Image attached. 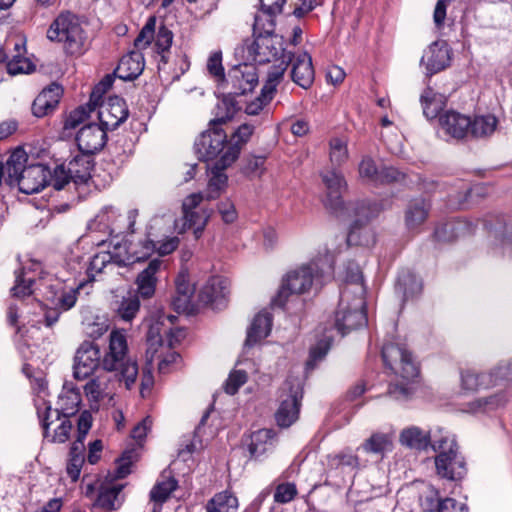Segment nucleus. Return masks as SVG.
Wrapping results in <instances>:
<instances>
[{
  "mask_svg": "<svg viewBox=\"0 0 512 512\" xmlns=\"http://www.w3.org/2000/svg\"><path fill=\"white\" fill-rule=\"evenodd\" d=\"M123 486L120 484L101 485L94 506L105 511L116 510L120 507L119 494Z\"/></svg>",
  "mask_w": 512,
  "mask_h": 512,
  "instance_id": "obj_37",
  "label": "nucleus"
},
{
  "mask_svg": "<svg viewBox=\"0 0 512 512\" xmlns=\"http://www.w3.org/2000/svg\"><path fill=\"white\" fill-rule=\"evenodd\" d=\"M253 38L251 42H245L244 48L247 59L255 63L266 64L292 54L285 50L283 37L276 33L253 34Z\"/></svg>",
  "mask_w": 512,
  "mask_h": 512,
  "instance_id": "obj_9",
  "label": "nucleus"
},
{
  "mask_svg": "<svg viewBox=\"0 0 512 512\" xmlns=\"http://www.w3.org/2000/svg\"><path fill=\"white\" fill-rule=\"evenodd\" d=\"M226 295V281L220 277H213L201 289L199 300L205 305L218 308L225 304Z\"/></svg>",
  "mask_w": 512,
  "mask_h": 512,
  "instance_id": "obj_26",
  "label": "nucleus"
},
{
  "mask_svg": "<svg viewBox=\"0 0 512 512\" xmlns=\"http://www.w3.org/2000/svg\"><path fill=\"white\" fill-rule=\"evenodd\" d=\"M47 38L61 43L67 55L80 56L89 47L88 35L79 18L71 12L60 13L50 24Z\"/></svg>",
  "mask_w": 512,
  "mask_h": 512,
  "instance_id": "obj_5",
  "label": "nucleus"
},
{
  "mask_svg": "<svg viewBox=\"0 0 512 512\" xmlns=\"http://www.w3.org/2000/svg\"><path fill=\"white\" fill-rule=\"evenodd\" d=\"M34 284L33 279H26L24 277V272L20 271L16 274L15 284L11 288V295L13 298L23 299L32 295L33 289L32 286Z\"/></svg>",
  "mask_w": 512,
  "mask_h": 512,
  "instance_id": "obj_54",
  "label": "nucleus"
},
{
  "mask_svg": "<svg viewBox=\"0 0 512 512\" xmlns=\"http://www.w3.org/2000/svg\"><path fill=\"white\" fill-rule=\"evenodd\" d=\"M228 145L226 132L217 125H210L196 139L194 148L201 161H217L225 152Z\"/></svg>",
  "mask_w": 512,
  "mask_h": 512,
  "instance_id": "obj_13",
  "label": "nucleus"
},
{
  "mask_svg": "<svg viewBox=\"0 0 512 512\" xmlns=\"http://www.w3.org/2000/svg\"><path fill=\"white\" fill-rule=\"evenodd\" d=\"M98 106V119L106 131L116 129L128 117L125 101L117 96L110 97L107 102L101 100Z\"/></svg>",
  "mask_w": 512,
  "mask_h": 512,
  "instance_id": "obj_16",
  "label": "nucleus"
},
{
  "mask_svg": "<svg viewBox=\"0 0 512 512\" xmlns=\"http://www.w3.org/2000/svg\"><path fill=\"white\" fill-rule=\"evenodd\" d=\"M379 170L380 169L377 167L375 161L369 156L363 157L358 166L360 178L373 184H376Z\"/></svg>",
  "mask_w": 512,
  "mask_h": 512,
  "instance_id": "obj_55",
  "label": "nucleus"
},
{
  "mask_svg": "<svg viewBox=\"0 0 512 512\" xmlns=\"http://www.w3.org/2000/svg\"><path fill=\"white\" fill-rule=\"evenodd\" d=\"M508 401L507 392L501 390L469 402L467 411L471 413H490L504 408Z\"/></svg>",
  "mask_w": 512,
  "mask_h": 512,
  "instance_id": "obj_29",
  "label": "nucleus"
},
{
  "mask_svg": "<svg viewBox=\"0 0 512 512\" xmlns=\"http://www.w3.org/2000/svg\"><path fill=\"white\" fill-rule=\"evenodd\" d=\"M493 387L512 382V359L500 362L490 370Z\"/></svg>",
  "mask_w": 512,
  "mask_h": 512,
  "instance_id": "obj_51",
  "label": "nucleus"
},
{
  "mask_svg": "<svg viewBox=\"0 0 512 512\" xmlns=\"http://www.w3.org/2000/svg\"><path fill=\"white\" fill-rule=\"evenodd\" d=\"M156 18L149 17L144 27L134 40V46L141 50L147 48L155 37Z\"/></svg>",
  "mask_w": 512,
  "mask_h": 512,
  "instance_id": "obj_53",
  "label": "nucleus"
},
{
  "mask_svg": "<svg viewBox=\"0 0 512 512\" xmlns=\"http://www.w3.org/2000/svg\"><path fill=\"white\" fill-rule=\"evenodd\" d=\"M382 358L386 367L403 381L389 385L387 395L397 401H407L414 393L411 383L418 376L419 370L411 353L404 345L389 343L382 348Z\"/></svg>",
  "mask_w": 512,
  "mask_h": 512,
  "instance_id": "obj_4",
  "label": "nucleus"
},
{
  "mask_svg": "<svg viewBox=\"0 0 512 512\" xmlns=\"http://www.w3.org/2000/svg\"><path fill=\"white\" fill-rule=\"evenodd\" d=\"M276 62L277 64H274L269 68L266 82L262 87L264 90V99L273 98L276 87L282 81L288 65L292 62V54L284 56Z\"/></svg>",
  "mask_w": 512,
  "mask_h": 512,
  "instance_id": "obj_33",
  "label": "nucleus"
},
{
  "mask_svg": "<svg viewBox=\"0 0 512 512\" xmlns=\"http://www.w3.org/2000/svg\"><path fill=\"white\" fill-rule=\"evenodd\" d=\"M255 127L249 123L240 125L228 140V145L223 154V162L233 164L239 157L242 148L253 135Z\"/></svg>",
  "mask_w": 512,
  "mask_h": 512,
  "instance_id": "obj_21",
  "label": "nucleus"
},
{
  "mask_svg": "<svg viewBox=\"0 0 512 512\" xmlns=\"http://www.w3.org/2000/svg\"><path fill=\"white\" fill-rule=\"evenodd\" d=\"M348 210L343 216H337L341 219L355 217L350 232L347 235L348 245H368L369 230L362 229L370 220L377 217L382 211V206L376 202L361 201L357 203L346 204Z\"/></svg>",
  "mask_w": 512,
  "mask_h": 512,
  "instance_id": "obj_8",
  "label": "nucleus"
},
{
  "mask_svg": "<svg viewBox=\"0 0 512 512\" xmlns=\"http://www.w3.org/2000/svg\"><path fill=\"white\" fill-rule=\"evenodd\" d=\"M164 323L162 321H156L152 323L146 334V361L148 364H151L155 355L159 352V350H165L164 342H163V334H164Z\"/></svg>",
  "mask_w": 512,
  "mask_h": 512,
  "instance_id": "obj_35",
  "label": "nucleus"
},
{
  "mask_svg": "<svg viewBox=\"0 0 512 512\" xmlns=\"http://www.w3.org/2000/svg\"><path fill=\"white\" fill-rule=\"evenodd\" d=\"M207 70L218 85L224 86L227 76L224 73V67L222 65L221 51H215L209 56L207 60Z\"/></svg>",
  "mask_w": 512,
  "mask_h": 512,
  "instance_id": "obj_48",
  "label": "nucleus"
},
{
  "mask_svg": "<svg viewBox=\"0 0 512 512\" xmlns=\"http://www.w3.org/2000/svg\"><path fill=\"white\" fill-rule=\"evenodd\" d=\"M451 62V50L445 41H435L425 51L421 63L430 74L446 69Z\"/></svg>",
  "mask_w": 512,
  "mask_h": 512,
  "instance_id": "obj_18",
  "label": "nucleus"
},
{
  "mask_svg": "<svg viewBox=\"0 0 512 512\" xmlns=\"http://www.w3.org/2000/svg\"><path fill=\"white\" fill-rule=\"evenodd\" d=\"M177 487L178 481L172 476L171 471L165 470L151 489L150 500L156 503H164Z\"/></svg>",
  "mask_w": 512,
  "mask_h": 512,
  "instance_id": "obj_36",
  "label": "nucleus"
},
{
  "mask_svg": "<svg viewBox=\"0 0 512 512\" xmlns=\"http://www.w3.org/2000/svg\"><path fill=\"white\" fill-rule=\"evenodd\" d=\"M460 387L462 391L469 393L493 388L490 370L478 372L474 369H462L460 371Z\"/></svg>",
  "mask_w": 512,
  "mask_h": 512,
  "instance_id": "obj_25",
  "label": "nucleus"
},
{
  "mask_svg": "<svg viewBox=\"0 0 512 512\" xmlns=\"http://www.w3.org/2000/svg\"><path fill=\"white\" fill-rule=\"evenodd\" d=\"M151 236L152 234L149 232L145 238L139 240L137 244L131 246L134 261L143 260L156 251V241Z\"/></svg>",
  "mask_w": 512,
  "mask_h": 512,
  "instance_id": "obj_50",
  "label": "nucleus"
},
{
  "mask_svg": "<svg viewBox=\"0 0 512 512\" xmlns=\"http://www.w3.org/2000/svg\"><path fill=\"white\" fill-rule=\"evenodd\" d=\"M366 303L362 296H353L347 288L341 292L335 325L344 335L367 325Z\"/></svg>",
  "mask_w": 512,
  "mask_h": 512,
  "instance_id": "obj_7",
  "label": "nucleus"
},
{
  "mask_svg": "<svg viewBox=\"0 0 512 512\" xmlns=\"http://www.w3.org/2000/svg\"><path fill=\"white\" fill-rule=\"evenodd\" d=\"M237 109V103L234 98L230 95L224 96L215 107V118L210 121V125L221 127L222 124L233 118Z\"/></svg>",
  "mask_w": 512,
  "mask_h": 512,
  "instance_id": "obj_44",
  "label": "nucleus"
},
{
  "mask_svg": "<svg viewBox=\"0 0 512 512\" xmlns=\"http://www.w3.org/2000/svg\"><path fill=\"white\" fill-rule=\"evenodd\" d=\"M327 466L330 469H339L344 467L356 469L359 467V459L356 455L343 451L338 454L328 455Z\"/></svg>",
  "mask_w": 512,
  "mask_h": 512,
  "instance_id": "obj_47",
  "label": "nucleus"
},
{
  "mask_svg": "<svg viewBox=\"0 0 512 512\" xmlns=\"http://www.w3.org/2000/svg\"><path fill=\"white\" fill-rule=\"evenodd\" d=\"M248 376L244 370H234L229 374L224 389L227 394L234 395L247 382Z\"/></svg>",
  "mask_w": 512,
  "mask_h": 512,
  "instance_id": "obj_60",
  "label": "nucleus"
},
{
  "mask_svg": "<svg viewBox=\"0 0 512 512\" xmlns=\"http://www.w3.org/2000/svg\"><path fill=\"white\" fill-rule=\"evenodd\" d=\"M231 165L232 164H226L223 162L222 155L209 167L211 177L208 183V200H214L219 197L220 191L225 187L228 179L224 171Z\"/></svg>",
  "mask_w": 512,
  "mask_h": 512,
  "instance_id": "obj_32",
  "label": "nucleus"
},
{
  "mask_svg": "<svg viewBox=\"0 0 512 512\" xmlns=\"http://www.w3.org/2000/svg\"><path fill=\"white\" fill-rule=\"evenodd\" d=\"M162 265L163 261L159 258L152 259L147 267L138 274L136 278L137 291L143 298H150L154 295L158 281L157 274Z\"/></svg>",
  "mask_w": 512,
  "mask_h": 512,
  "instance_id": "obj_23",
  "label": "nucleus"
},
{
  "mask_svg": "<svg viewBox=\"0 0 512 512\" xmlns=\"http://www.w3.org/2000/svg\"><path fill=\"white\" fill-rule=\"evenodd\" d=\"M297 489L293 483H282L276 487L274 501L277 503H288L294 499Z\"/></svg>",
  "mask_w": 512,
  "mask_h": 512,
  "instance_id": "obj_63",
  "label": "nucleus"
},
{
  "mask_svg": "<svg viewBox=\"0 0 512 512\" xmlns=\"http://www.w3.org/2000/svg\"><path fill=\"white\" fill-rule=\"evenodd\" d=\"M443 434L442 429H438L433 434L421 430L419 427L412 426L404 429L400 434V443L410 449L418 451L426 450L434 443V436L439 439Z\"/></svg>",
  "mask_w": 512,
  "mask_h": 512,
  "instance_id": "obj_19",
  "label": "nucleus"
},
{
  "mask_svg": "<svg viewBox=\"0 0 512 512\" xmlns=\"http://www.w3.org/2000/svg\"><path fill=\"white\" fill-rule=\"evenodd\" d=\"M302 397V380L297 377H288L284 382L280 396V405L275 413V420L278 426L288 428L296 422L299 416Z\"/></svg>",
  "mask_w": 512,
  "mask_h": 512,
  "instance_id": "obj_10",
  "label": "nucleus"
},
{
  "mask_svg": "<svg viewBox=\"0 0 512 512\" xmlns=\"http://www.w3.org/2000/svg\"><path fill=\"white\" fill-rule=\"evenodd\" d=\"M128 346L124 331L114 330L110 333L109 349L102 361L99 347L90 341L83 342L76 351L73 375L78 380L91 376L101 364L105 371L116 372L115 376L130 390L138 376L136 361L127 356Z\"/></svg>",
  "mask_w": 512,
  "mask_h": 512,
  "instance_id": "obj_1",
  "label": "nucleus"
},
{
  "mask_svg": "<svg viewBox=\"0 0 512 512\" xmlns=\"http://www.w3.org/2000/svg\"><path fill=\"white\" fill-rule=\"evenodd\" d=\"M238 499L230 491L216 493L206 504L207 512H237Z\"/></svg>",
  "mask_w": 512,
  "mask_h": 512,
  "instance_id": "obj_39",
  "label": "nucleus"
},
{
  "mask_svg": "<svg viewBox=\"0 0 512 512\" xmlns=\"http://www.w3.org/2000/svg\"><path fill=\"white\" fill-rule=\"evenodd\" d=\"M392 442L388 435L382 433L373 434L362 444V449L367 453L384 454L391 450Z\"/></svg>",
  "mask_w": 512,
  "mask_h": 512,
  "instance_id": "obj_46",
  "label": "nucleus"
},
{
  "mask_svg": "<svg viewBox=\"0 0 512 512\" xmlns=\"http://www.w3.org/2000/svg\"><path fill=\"white\" fill-rule=\"evenodd\" d=\"M115 263H120L116 257L110 252L102 251L95 254L89 262L87 268V278L89 281H95L96 276L105 271V269L113 266Z\"/></svg>",
  "mask_w": 512,
  "mask_h": 512,
  "instance_id": "obj_42",
  "label": "nucleus"
},
{
  "mask_svg": "<svg viewBox=\"0 0 512 512\" xmlns=\"http://www.w3.org/2000/svg\"><path fill=\"white\" fill-rule=\"evenodd\" d=\"M434 438H436L434 436ZM432 449L438 454L435 457L436 473L441 478L450 481H459L467 473L465 459L458 452V445L454 436L445 434L434 439Z\"/></svg>",
  "mask_w": 512,
  "mask_h": 512,
  "instance_id": "obj_6",
  "label": "nucleus"
},
{
  "mask_svg": "<svg viewBox=\"0 0 512 512\" xmlns=\"http://www.w3.org/2000/svg\"><path fill=\"white\" fill-rule=\"evenodd\" d=\"M96 107L97 106L90 104V102L87 104V106L78 107L73 112H71L70 115L67 117V119L65 120L64 127L66 129L76 128L81 122H83L88 117L90 112L96 109Z\"/></svg>",
  "mask_w": 512,
  "mask_h": 512,
  "instance_id": "obj_57",
  "label": "nucleus"
},
{
  "mask_svg": "<svg viewBox=\"0 0 512 512\" xmlns=\"http://www.w3.org/2000/svg\"><path fill=\"white\" fill-rule=\"evenodd\" d=\"M436 98L437 94L431 88L425 89L421 94L423 114L428 119H434L441 110V102L437 101Z\"/></svg>",
  "mask_w": 512,
  "mask_h": 512,
  "instance_id": "obj_49",
  "label": "nucleus"
},
{
  "mask_svg": "<svg viewBox=\"0 0 512 512\" xmlns=\"http://www.w3.org/2000/svg\"><path fill=\"white\" fill-rule=\"evenodd\" d=\"M81 402V394L78 388L72 382H65L61 394L59 395V407L52 411L50 406H45L44 413L38 410V416L44 431V437L48 436L49 427L53 423L51 419L55 416L56 420H60L61 416L70 417L78 411Z\"/></svg>",
  "mask_w": 512,
  "mask_h": 512,
  "instance_id": "obj_12",
  "label": "nucleus"
},
{
  "mask_svg": "<svg viewBox=\"0 0 512 512\" xmlns=\"http://www.w3.org/2000/svg\"><path fill=\"white\" fill-rule=\"evenodd\" d=\"M330 160L334 165L340 166L348 159L347 141L342 138H332L329 142Z\"/></svg>",
  "mask_w": 512,
  "mask_h": 512,
  "instance_id": "obj_52",
  "label": "nucleus"
},
{
  "mask_svg": "<svg viewBox=\"0 0 512 512\" xmlns=\"http://www.w3.org/2000/svg\"><path fill=\"white\" fill-rule=\"evenodd\" d=\"M272 327V316L268 312L258 313L247 330L245 347H253L255 344L266 338Z\"/></svg>",
  "mask_w": 512,
  "mask_h": 512,
  "instance_id": "obj_28",
  "label": "nucleus"
},
{
  "mask_svg": "<svg viewBox=\"0 0 512 512\" xmlns=\"http://www.w3.org/2000/svg\"><path fill=\"white\" fill-rule=\"evenodd\" d=\"M275 433L272 429H259L250 435L248 451L251 457L259 458L273 444Z\"/></svg>",
  "mask_w": 512,
  "mask_h": 512,
  "instance_id": "obj_38",
  "label": "nucleus"
},
{
  "mask_svg": "<svg viewBox=\"0 0 512 512\" xmlns=\"http://www.w3.org/2000/svg\"><path fill=\"white\" fill-rule=\"evenodd\" d=\"M28 155L22 148L15 149L6 161L5 183L17 186L24 194L40 192L47 184L52 185L53 174L43 164H27Z\"/></svg>",
  "mask_w": 512,
  "mask_h": 512,
  "instance_id": "obj_3",
  "label": "nucleus"
},
{
  "mask_svg": "<svg viewBox=\"0 0 512 512\" xmlns=\"http://www.w3.org/2000/svg\"><path fill=\"white\" fill-rule=\"evenodd\" d=\"M114 82L113 75H106L93 89L90 95V104L98 106L102 100V95L112 87Z\"/></svg>",
  "mask_w": 512,
  "mask_h": 512,
  "instance_id": "obj_64",
  "label": "nucleus"
},
{
  "mask_svg": "<svg viewBox=\"0 0 512 512\" xmlns=\"http://www.w3.org/2000/svg\"><path fill=\"white\" fill-rule=\"evenodd\" d=\"M61 95L62 89L57 84L44 89L32 103L33 115L38 118L48 115L57 107Z\"/></svg>",
  "mask_w": 512,
  "mask_h": 512,
  "instance_id": "obj_24",
  "label": "nucleus"
},
{
  "mask_svg": "<svg viewBox=\"0 0 512 512\" xmlns=\"http://www.w3.org/2000/svg\"><path fill=\"white\" fill-rule=\"evenodd\" d=\"M430 205L421 198L413 199L405 211V225L409 230H415L422 225L429 214Z\"/></svg>",
  "mask_w": 512,
  "mask_h": 512,
  "instance_id": "obj_34",
  "label": "nucleus"
},
{
  "mask_svg": "<svg viewBox=\"0 0 512 512\" xmlns=\"http://www.w3.org/2000/svg\"><path fill=\"white\" fill-rule=\"evenodd\" d=\"M322 180L327 189L325 208L335 216L346 214V203L342 200V192L346 189V182L343 176L335 170L328 171L322 175Z\"/></svg>",
  "mask_w": 512,
  "mask_h": 512,
  "instance_id": "obj_14",
  "label": "nucleus"
},
{
  "mask_svg": "<svg viewBox=\"0 0 512 512\" xmlns=\"http://www.w3.org/2000/svg\"><path fill=\"white\" fill-rule=\"evenodd\" d=\"M106 386L100 377L92 378L84 386V392L86 396L93 400L99 401L103 398Z\"/></svg>",
  "mask_w": 512,
  "mask_h": 512,
  "instance_id": "obj_62",
  "label": "nucleus"
},
{
  "mask_svg": "<svg viewBox=\"0 0 512 512\" xmlns=\"http://www.w3.org/2000/svg\"><path fill=\"white\" fill-rule=\"evenodd\" d=\"M173 41V33L165 26H161L158 30L155 46L157 48V52L161 55V61L163 63H167V57L165 55L166 52L169 51Z\"/></svg>",
  "mask_w": 512,
  "mask_h": 512,
  "instance_id": "obj_56",
  "label": "nucleus"
},
{
  "mask_svg": "<svg viewBox=\"0 0 512 512\" xmlns=\"http://www.w3.org/2000/svg\"><path fill=\"white\" fill-rule=\"evenodd\" d=\"M8 44H13L16 54L11 59L8 58L6 62V68L9 74L17 75L20 73H29L34 70V64L26 57L23 56L25 52L24 42L20 39L10 40Z\"/></svg>",
  "mask_w": 512,
  "mask_h": 512,
  "instance_id": "obj_30",
  "label": "nucleus"
},
{
  "mask_svg": "<svg viewBox=\"0 0 512 512\" xmlns=\"http://www.w3.org/2000/svg\"><path fill=\"white\" fill-rule=\"evenodd\" d=\"M106 140V130L100 124L95 123L83 126L76 136L79 151L91 155L100 151L104 147Z\"/></svg>",
  "mask_w": 512,
  "mask_h": 512,
  "instance_id": "obj_17",
  "label": "nucleus"
},
{
  "mask_svg": "<svg viewBox=\"0 0 512 512\" xmlns=\"http://www.w3.org/2000/svg\"><path fill=\"white\" fill-rule=\"evenodd\" d=\"M280 13V11H271V9L261 6L254 17L253 34H274L275 18Z\"/></svg>",
  "mask_w": 512,
  "mask_h": 512,
  "instance_id": "obj_41",
  "label": "nucleus"
},
{
  "mask_svg": "<svg viewBox=\"0 0 512 512\" xmlns=\"http://www.w3.org/2000/svg\"><path fill=\"white\" fill-rule=\"evenodd\" d=\"M439 123L446 134L463 139L468 136L471 118L456 111H447L439 117Z\"/></svg>",
  "mask_w": 512,
  "mask_h": 512,
  "instance_id": "obj_22",
  "label": "nucleus"
},
{
  "mask_svg": "<svg viewBox=\"0 0 512 512\" xmlns=\"http://www.w3.org/2000/svg\"><path fill=\"white\" fill-rule=\"evenodd\" d=\"M333 273L334 257L329 253L290 271L283 279L281 288L274 299L275 305L283 307L290 295L306 293L314 281L321 283L327 281L333 277Z\"/></svg>",
  "mask_w": 512,
  "mask_h": 512,
  "instance_id": "obj_2",
  "label": "nucleus"
},
{
  "mask_svg": "<svg viewBox=\"0 0 512 512\" xmlns=\"http://www.w3.org/2000/svg\"><path fill=\"white\" fill-rule=\"evenodd\" d=\"M396 289L403 294L404 300H408L421 292L422 284L413 273L403 271L398 276Z\"/></svg>",
  "mask_w": 512,
  "mask_h": 512,
  "instance_id": "obj_43",
  "label": "nucleus"
},
{
  "mask_svg": "<svg viewBox=\"0 0 512 512\" xmlns=\"http://www.w3.org/2000/svg\"><path fill=\"white\" fill-rule=\"evenodd\" d=\"M143 69L144 59L142 54L133 51L120 59L114 75L124 81H132L143 72Z\"/></svg>",
  "mask_w": 512,
  "mask_h": 512,
  "instance_id": "obj_27",
  "label": "nucleus"
},
{
  "mask_svg": "<svg viewBox=\"0 0 512 512\" xmlns=\"http://www.w3.org/2000/svg\"><path fill=\"white\" fill-rule=\"evenodd\" d=\"M346 282L354 286L353 290L349 289L348 286L346 287L350 292H352L353 296L363 297L364 289L362 285V273L357 265H351L347 268Z\"/></svg>",
  "mask_w": 512,
  "mask_h": 512,
  "instance_id": "obj_58",
  "label": "nucleus"
},
{
  "mask_svg": "<svg viewBox=\"0 0 512 512\" xmlns=\"http://www.w3.org/2000/svg\"><path fill=\"white\" fill-rule=\"evenodd\" d=\"M497 118L493 115H480L471 119L468 135L473 138H486L493 134L497 127Z\"/></svg>",
  "mask_w": 512,
  "mask_h": 512,
  "instance_id": "obj_40",
  "label": "nucleus"
},
{
  "mask_svg": "<svg viewBox=\"0 0 512 512\" xmlns=\"http://www.w3.org/2000/svg\"><path fill=\"white\" fill-rule=\"evenodd\" d=\"M140 300L136 293L129 292L121 299L114 301L112 310L117 318L130 323L140 311Z\"/></svg>",
  "mask_w": 512,
  "mask_h": 512,
  "instance_id": "obj_31",
  "label": "nucleus"
},
{
  "mask_svg": "<svg viewBox=\"0 0 512 512\" xmlns=\"http://www.w3.org/2000/svg\"><path fill=\"white\" fill-rule=\"evenodd\" d=\"M329 343L326 341H320L316 346L310 349L309 358L306 362V370H313L317 362L321 361L329 350Z\"/></svg>",
  "mask_w": 512,
  "mask_h": 512,
  "instance_id": "obj_61",
  "label": "nucleus"
},
{
  "mask_svg": "<svg viewBox=\"0 0 512 512\" xmlns=\"http://www.w3.org/2000/svg\"><path fill=\"white\" fill-rule=\"evenodd\" d=\"M291 78L295 84L303 89H308L314 82V68L311 56L306 53H300L296 57L292 55Z\"/></svg>",
  "mask_w": 512,
  "mask_h": 512,
  "instance_id": "obj_20",
  "label": "nucleus"
},
{
  "mask_svg": "<svg viewBox=\"0 0 512 512\" xmlns=\"http://www.w3.org/2000/svg\"><path fill=\"white\" fill-rule=\"evenodd\" d=\"M209 214L205 212L189 211L183 212V225L179 230V233H184L187 229H193L195 238L198 239L206 226Z\"/></svg>",
  "mask_w": 512,
  "mask_h": 512,
  "instance_id": "obj_45",
  "label": "nucleus"
},
{
  "mask_svg": "<svg viewBox=\"0 0 512 512\" xmlns=\"http://www.w3.org/2000/svg\"><path fill=\"white\" fill-rule=\"evenodd\" d=\"M258 84L256 68L252 64L242 63L228 71L223 88L231 87L230 94L244 95L253 91Z\"/></svg>",
  "mask_w": 512,
  "mask_h": 512,
  "instance_id": "obj_15",
  "label": "nucleus"
},
{
  "mask_svg": "<svg viewBox=\"0 0 512 512\" xmlns=\"http://www.w3.org/2000/svg\"><path fill=\"white\" fill-rule=\"evenodd\" d=\"M94 162L91 154L80 152L73 156L67 166L59 165L55 168L52 187L62 190L65 185L73 181L75 184L86 183L91 177Z\"/></svg>",
  "mask_w": 512,
  "mask_h": 512,
  "instance_id": "obj_11",
  "label": "nucleus"
},
{
  "mask_svg": "<svg viewBox=\"0 0 512 512\" xmlns=\"http://www.w3.org/2000/svg\"><path fill=\"white\" fill-rule=\"evenodd\" d=\"M165 349L168 350L166 354L163 353L164 350H159V352L155 355V358L158 359V370L160 373H168L173 364H176L178 360H180V354L176 351H172L171 348L165 346Z\"/></svg>",
  "mask_w": 512,
  "mask_h": 512,
  "instance_id": "obj_59",
  "label": "nucleus"
}]
</instances>
